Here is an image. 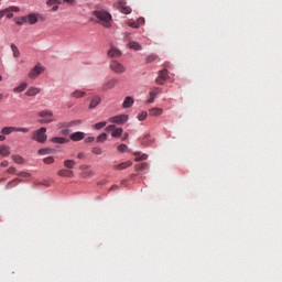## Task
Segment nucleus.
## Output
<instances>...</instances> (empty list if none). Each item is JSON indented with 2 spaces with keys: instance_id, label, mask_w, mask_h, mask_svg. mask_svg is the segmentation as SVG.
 Instances as JSON below:
<instances>
[{
  "instance_id": "obj_1",
  "label": "nucleus",
  "mask_w": 282,
  "mask_h": 282,
  "mask_svg": "<svg viewBox=\"0 0 282 282\" xmlns=\"http://www.w3.org/2000/svg\"><path fill=\"white\" fill-rule=\"evenodd\" d=\"M96 19H98V23L102 25V28H111L112 19H111V13L98 9L94 12Z\"/></svg>"
},
{
  "instance_id": "obj_2",
  "label": "nucleus",
  "mask_w": 282,
  "mask_h": 282,
  "mask_svg": "<svg viewBox=\"0 0 282 282\" xmlns=\"http://www.w3.org/2000/svg\"><path fill=\"white\" fill-rule=\"evenodd\" d=\"M47 128L42 127L39 130H35L32 135V140L35 142H39L40 144H44V142H47Z\"/></svg>"
},
{
  "instance_id": "obj_3",
  "label": "nucleus",
  "mask_w": 282,
  "mask_h": 282,
  "mask_svg": "<svg viewBox=\"0 0 282 282\" xmlns=\"http://www.w3.org/2000/svg\"><path fill=\"white\" fill-rule=\"evenodd\" d=\"M20 132V133H30V128H17V127H4L1 129L0 133L2 135H10L11 133Z\"/></svg>"
},
{
  "instance_id": "obj_4",
  "label": "nucleus",
  "mask_w": 282,
  "mask_h": 282,
  "mask_svg": "<svg viewBox=\"0 0 282 282\" xmlns=\"http://www.w3.org/2000/svg\"><path fill=\"white\" fill-rule=\"evenodd\" d=\"M109 67L111 69V72H115V74H124V72H127V67L123 66L122 63L112 59L109 64Z\"/></svg>"
},
{
  "instance_id": "obj_5",
  "label": "nucleus",
  "mask_w": 282,
  "mask_h": 282,
  "mask_svg": "<svg viewBox=\"0 0 282 282\" xmlns=\"http://www.w3.org/2000/svg\"><path fill=\"white\" fill-rule=\"evenodd\" d=\"M39 116L40 118H44L40 121L42 124H50V122H54V112L51 110H42Z\"/></svg>"
},
{
  "instance_id": "obj_6",
  "label": "nucleus",
  "mask_w": 282,
  "mask_h": 282,
  "mask_svg": "<svg viewBox=\"0 0 282 282\" xmlns=\"http://www.w3.org/2000/svg\"><path fill=\"white\" fill-rule=\"evenodd\" d=\"M129 120V115H119L108 119V122H112L113 124H124Z\"/></svg>"
},
{
  "instance_id": "obj_7",
  "label": "nucleus",
  "mask_w": 282,
  "mask_h": 282,
  "mask_svg": "<svg viewBox=\"0 0 282 282\" xmlns=\"http://www.w3.org/2000/svg\"><path fill=\"white\" fill-rule=\"evenodd\" d=\"M43 72H45V68H43L41 64H36L35 67L30 70L29 78H39Z\"/></svg>"
},
{
  "instance_id": "obj_8",
  "label": "nucleus",
  "mask_w": 282,
  "mask_h": 282,
  "mask_svg": "<svg viewBox=\"0 0 282 282\" xmlns=\"http://www.w3.org/2000/svg\"><path fill=\"white\" fill-rule=\"evenodd\" d=\"M169 78V70L163 69L159 72V76L155 78L156 85H164Z\"/></svg>"
},
{
  "instance_id": "obj_9",
  "label": "nucleus",
  "mask_w": 282,
  "mask_h": 282,
  "mask_svg": "<svg viewBox=\"0 0 282 282\" xmlns=\"http://www.w3.org/2000/svg\"><path fill=\"white\" fill-rule=\"evenodd\" d=\"M91 165L83 164L79 166L83 177H94V171L90 170Z\"/></svg>"
},
{
  "instance_id": "obj_10",
  "label": "nucleus",
  "mask_w": 282,
  "mask_h": 282,
  "mask_svg": "<svg viewBox=\"0 0 282 282\" xmlns=\"http://www.w3.org/2000/svg\"><path fill=\"white\" fill-rule=\"evenodd\" d=\"M118 8L123 14H131V7L127 6V1L119 0Z\"/></svg>"
},
{
  "instance_id": "obj_11",
  "label": "nucleus",
  "mask_w": 282,
  "mask_h": 282,
  "mask_svg": "<svg viewBox=\"0 0 282 282\" xmlns=\"http://www.w3.org/2000/svg\"><path fill=\"white\" fill-rule=\"evenodd\" d=\"M118 85V79L116 78H112L108 82H106L104 85H102V90L104 91H107L109 89H113V87H116Z\"/></svg>"
},
{
  "instance_id": "obj_12",
  "label": "nucleus",
  "mask_w": 282,
  "mask_h": 282,
  "mask_svg": "<svg viewBox=\"0 0 282 282\" xmlns=\"http://www.w3.org/2000/svg\"><path fill=\"white\" fill-rule=\"evenodd\" d=\"M107 54L109 58H120L122 56V52L113 46L108 51Z\"/></svg>"
},
{
  "instance_id": "obj_13",
  "label": "nucleus",
  "mask_w": 282,
  "mask_h": 282,
  "mask_svg": "<svg viewBox=\"0 0 282 282\" xmlns=\"http://www.w3.org/2000/svg\"><path fill=\"white\" fill-rule=\"evenodd\" d=\"M69 138L73 142H80V140H85V132H75L70 134Z\"/></svg>"
},
{
  "instance_id": "obj_14",
  "label": "nucleus",
  "mask_w": 282,
  "mask_h": 282,
  "mask_svg": "<svg viewBox=\"0 0 282 282\" xmlns=\"http://www.w3.org/2000/svg\"><path fill=\"white\" fill-rule=\"evenodd\" d=\"M57 175H58L59 177H74V171L67 170V169H65V170H59V171L57 172Z\"/></svg>"
},
{
  "instance_id": "obj_15",
  "label": "nucleus",
  "mask_w": 282,
  "mask_h": 282,
  "mask_svg": "<svg viewBox=\"0 0 282 282\" xmlns=\"http://www.w3.org/2000/svg\"><path fill=\"white\" fill-rule=\"evenodd\" d=\"M28 19V23H30V25H36V23H39V14L36 13H31L29 15H26Z\"/></svg>"
},
{
  "instance_id": "obj_16",
  "label": "nucleus",
  "mask_w": 282,
  "mask_h": 282,
  "mask_svg": "<svg viewBox=\"0 0 282 282\" xmlns=\"http://www.w3.org/2000/svg\"><path fill=\"white\" fill-rule=\"evenodd\" d=\"M100 96L96 95L91 98L90 104H89V109H96L97 105L101 102Z\"/></svg>"
},
{
  "instance_id": "obj_17",
  "label": "nucleus",
  "mask_w": 282,
  "mask_h": 282,
  "mask_svg": "<svg viewBox=\"0 0 282 282\" xmlns=\"http://www.w3.org/2000/svg\"><path fill=\"white\" fill-rule=\"evenodd\" d=\"M37 94H41V88L39 87H30L25 91V96H29V97L37 96Z\"/></svg>"
},
{
  "instance_id": "obj_18",
  "label": "nucleus",
  "mask_w": 282,
  "mask_h": 282,
  "mask_svg": "<svg viewBox=\"0 0 282 282\" xmlns=\"http://www.w3.org/2000/svg\"><path fill=\"white\" fill-rule=\"evenodd\" d=\"M131 161H127L120 164H117L113 166L115 171H124V169H129V166H131Z\"/></svg>"
},
{
  "instance_id": "obj_19",
  "label": "nucleus",
  "mask_w": 282,
  "mask_h": 282,
  "mask_svg": "<svg viewBox=\"0 0 282 282\" xmlns=\"http://www.w3.org/2000/svg\"><path fill=\"white\" fill-rule=\"evenodd\" d=\"M131 107H133V97L128 96V97L124 98V100L122 102V108L123 109H129Z\"/></svg>"
},
{
  "instance_id": "obj_20",
  "label": "nucleus",
  "mask_w": 282,
  "mask_h": 282,
  "mask_svg": "<svg viewBox=\"0 0 282 282\" xmlns=\"http://www.w3.org/2000/svg\"><path fill=\"white\" fill-rule=\"evenodd\" d=\"M51 142H54V144H66V142H69V140L64 137H54L51 139Z\"/></svg>"
},
{
  "instance_id": "obj_21",
  "label": "nucleus",
  "mask_w": 282,
  "mask_h": 282,
  "mask_svg": "<svg viewBox=\"0 0 282 282\" xmlns=\"http://www.w3.org/2000/svg\"><path fill=\"white\" fill-rule=\"evenodd\" d=\"M25 89H28V83H22L19 86H17L15 88H13L14 94H22V91H25Z\"/></svg>"
},
{
  "instance_id": "obj_22",
  "label": "nucleus",
  "mask_w": 282,
  "mask_h": 282,
  "mask_svg": "<svg viewBox=\"0 0 282 282\" xmlns=\"http://www.w3.org/2000/svg\"><path fill=\"white\" fill-rule=\"evenodd\" d=\"M0 155H2V158H8L10 155V147L0 145Z\"/></svg>"
},
{
  "instance_id": "obj_23",
  "label": "nucleus",
  "mask_w": 282,
  "mask_h": 282,
  "mask_svg": "<svg viewBox=\"0 0 282 282\" xmlns=\"http://www.w3.org/2000/svg\"><path fill=\"white\" fill-rule=\"evenodd\" d=\"M14 22L17 25H25L28 23V15L15 18Z\"/></svg>"
},
{
  "instance_id": "obj_24",
  "label": "nucleus",
  "mask_w": 282,
  "mask_h": 282,
  "mask_svg": "<svg viewBox=\"0 0 282 282\" xmlns=\"http://www.w3.org/2000/svg\"><path fill=\"white\" fill-rule=\"evenodd\" d=\"M20 182H23V180H21V178H14V180L10 181V182L7 184L6 188H7V189H8V188H14V186H17L18 184H20Z\"/></svg>"
},
{
  "instance_id": "obj_25",
  "label": "nucleus",
  "mask_w": 282,
  "mask_h": 282,
  "mask_svg": "<svg viewBox=\"0 0 282 282\" xmlns=\"http://www.w3.org/2000/svg\"><path fill=\"white\" fill-rule=\"evenodd\" d=\"M128 46L130 47V50H134L135 52L142 50V46L140 45V43L133 42V41L129 42Z\"/></svg>"
},
{
  "instance_id": "obj_26",
  "label": "nucleus",
  "mask_w": 282,
  "mask_h": 282,
  "mask_svg": "<svg viewBox=\"0 0 282 282\" xmlns=\"http://www.w3.org/2000/svg\"><path fill=\"white\" fill-rule=\"evenodd\" d=\"M164 110L162 108H152L149 110L150 116H162Z\"/></svg>"
},
{
  "instance_id": "obj_27",
  "label": "nucleus",
  "mask_w": 282,
  "mask_h": 282,
  "mask_svg": "<svg viewBox=\"0 0 282 282\" xmlns=\"http://www.w3.org/2000/svg\"><path fill=\"white\" fill-rule=\"evenodd\" d=\"M85 95L86 93L83 90H75L70 94V98H84Z\"/></svg>"
},
{
  "instance_id": "obj_28",
  "label": "nucleus",
  "mask_w": 282,
  "mask_h": 282,
  "mask_svg": "<svg viewBox=\"0 0 282 282\" xmlns=\"http://www.w3.org/2000/svg\"><path fill=\"white\" fill-rule=\"evenodd\" d=\"M123 129L122 128H115V131L111 132V135L113 138H120L123 133Z\"/></svg>"
},
{
  "instance_id": "obj_29",
  "label": "nucleus",
  "mask_w": 282,
  "mask_h": 282,
  "mask_svg": "<svg viewBox=\"0 0 282 282\" xmlns=\"http://www.w3.org/2000/svg\"><path fill=\"white\" fill-rule=\"evenodd\" d=\"M65 169H74L76 166V161L74 160H65L64 161Z\"/></svg>"
},
{
  "instance_id": "obj_30",
  "label": "nucleus",
  "mask_w": 282,
  "mask_h": 282,
  "mask_svg": "<svg viewBox=\"0 0 282 282\" xmlns=\"http://www.w3.org/2000/svg\"><path fill=\"white\" fill-rule=\"evenodd\" d=\"M11 50L13 52L14 58H19V56H21V52L19 51V47H17V45L11 44Z\"/></svg>"
},
{
  "instance_id": "obj_31",
  "label": "nucleus",
  "mask_w": 282,
  "mask_h": 282,
  "mask_svg": "<svg viewBox=\"0 0 282 282\" xmlns=\"http://www.w3.org/2000/svg\"><path fill=\"white\" fill-rule=\"evenodd\" d=\"M104 127H107V121H101L98 122L94 126V129H96L97 131H100V129H104Z\"/></svg>"
},
{
  "instance_id": "obj_32",
  "label": "nucleus",
  "mask_w": 282,
  "mask_h": 282,
  "mask_svg": "<svg viewBox=\"0 0 282 282\" xmlns=\"http://www.w3.org/2000/svg\"><path fill=\"white\" fill-rule=\"evenodd\" d=\"M147 169H149L148 163H141V164L135 165L137 171H147Z\"/></svg>"
},
{
  "instance_id": "obj_33",
  "label": "nucleus",
  "mask_w": 282,
  "mask_h": 282,
  "mask_svg": "<svg viewBox=\"0 0 282 282\" xmlns=\"http://www.w3.org/2000/svg\"><path fill=\"white\" fill-rule=\"evenodd\" d=\"M158 94H162V88H153L152 90H150V96H152V98H155Z\"/></svg>"
},
{
  "instance_id": "obj_34",
  "label": "nucleus",
  "mask_w": 282,
  "mask_h": 282,
  "mask_svg": "<svg viewBox=\"0 0 282 282\" xmlns=\"http://www.w3.org/2000/svg\"><path fill=\"white\" fill-rule=\"evenodd\" d=\"M12 160L15 162V164H23L24 162L21 155H12Z\"/></svg>"
},
{
  "instance_id": "obj_35",
  "label": "nucleus",
  "mask_w": 282,
  "mask_h": 282,
  "mask_svg": "<svg viewBox=\"0 0 282 282\" xmlns=\"http://www.w3.org/2000/svg\"><path fill=\"white\" fill-rule=\"evenodd\" d=\"M149 138H151V134L150 133H147L143 138V141H142V144L144 147H147L148 144H151V140H149Z\"/></svg>"
},
{
  "instance_id": "obj_36",
  "label": "nucleus",
  "mask_w": 282,
  "mask_h": 282,
  "mask_svg": "<svg viewBox=\"0 0 282 282\" xmlns=\"http://www.w3.org/2000/svg\"><path fill=\"white\" fill-rule=\"evenodd\" d=\"M91 153H94V155H102V149L95 147L91 149Z\"/></svg>"
},
{
  "instance_id": "obj_37",
  "label": "nucleus",
  "mask_w": 282,
  "mask_h": 282,
  "mask_svg": "<svg viewBox=\"0 0 282 282\" xmlns=\"http://www.w3.org/2000/svg\"><path fill=\"white\" fill-rule=\"evenodd\" d=\"M59 127L62 129H72L73 123H72V121H69V122H62V123H59Z\"/></svg>"
},
{
  "instance_id": "obj_38",
  "label": "nucleus",
  "mask_w": 282,
  "mask_h": 282,
  "mask_svg": "<svg viewBox=\"0 0 282 282\" xmlns=\"http://www.w3.org/2000/svg\"><path fill=\"white\" fill-rule=\"evenodd\" d=\"M107 140V133H101L97 137V142L100 143V142H105Z\"/></svg>"
},
{
  "instance_id": "obj_39",
  "label": "nucleus",
  "mask_w": 282,
  "mask_h": 282,
  "mask_svg": "<svg viewBox=\"0 0 282 282\" xmlns=\"http://www.w3.org/2000/svg\"><path fill=\"white\" fill-rule=\"evenodd\" d=\"M149 159V154H142L138 158L134 159V162H142L144 160H148Z\"/></svg>"
},
{
  "instance_id": "obj_40",
  "label": "nucleus",
  "mask_w": 282,
  "mask_h": 282,
  "mask_svg": "<svg viewBox=\"0 0 282 282\" xmlns=\"http://www.w3.org/2000/svg\"><path fill=\"white\" fill-rule=\"evenodd\" d=\"M147 116H148L147 111L140 112L138 115V120H140V122H142L143 120H147Z\"/></svg>"
},
{
  "instance_id": "obj_41",
  "label": "nucleus",
  "mask_w": 282,
  "mask_h": 282,
  "mask_svg": "<svg viewBox=\"0 0 282 282\" xmlns=\"http://www.w3.org/2000/svg\"><path fill=\"white\" fill-rule=\"evenodd\" d=\"M47 6H58L61 4V0H47Z\"/></svg>"
},
{
  "instance_id": "obj_42",
  "label": "nucleus",
  "mask_w": 282,
  "mask_h": 282,
  "mask_svg": "<svg viewBox=\"0 0 282 282\" xmlns=\"http://www.w3.org/2000/svg\"><path fill=\"white\" fill-rule=\"evenodd\" d=\"M127 149H128V147H127V144H124V143H122V144H120V145L118 147V151H119L120 153H124V152L127 151Z\"/></svg>"
},
{
  "instance_id": "obj_43",
  "label": "nucleus",
  "mask_w": 282,
  "mask_h": 282,
  "mask_svg": "<svg viewBox=\"0 0 282 282\" xmlns=\"http://www.w3.org/2000/svg\"><path fill=\"white\" fill-rule=\"evenodd\" d=\"M44 164H54V159L52 156H47L43 160Z\"/></svg>"
},
{
  "instance_id": "obj_44",
  "label": "nucleus",
  "mask_w": 282,
  "mask_h": 282,
  "mask_svg": "<svg viewBox=\"0 0 282 282\" xmlns=\"http://www.w3.org/2000/svg\"><path fill=\"white\" fill-rule=\"evenodd\" d=\"M18 177L28 178V177H31V174L28 173V172H19V173H18Z\"/></svg>"
},
{
  "instance_id": "obj_45",
  "label": "nucleus",
  "mask_w": 282,
  "mask_h": 282,
  "mask_svg": "<svg viewBox=\"0 0 282 282\" xmlns=\"http://www.w3.org/2000/svg\"><path fill=\"white\" fill-rule=\"evenodd\" d=\"M129 26L133 28L134 30H138V28H140V24H138V22H135V21H130Z\"/></svg>"
},
{
  "instance_id": "obj_46",
  "label": "nucleus",
  "mask_w": 282,
  "mask_h": 282,
  "mask_svg": "<svg viewBox=\"0 0 282 282\" xmlns=\"http://www.w3.org/2000/svg\"><path fill=\"white\" fill-rule=\"evenodd\" d=\"M70 122H72L73 127H80V124H83V120H80V119L73 120Z\"/></svg>"
},
{
  "instance_id": "obj_47",
  "label": "nucleus",
  "mask_w": 282,
  "mask_h": 282,
  "mask_svg": "<svg viewBox=\"0 0 282 282\" xmlns=\"http://www.w3.org/2000/svg\"><path fill=\"white\" fill-rule=\"evenodd\" d=\"M7 173H9V175H13V173H17V167H13V166L9 167L7 170Z\"/></svg>"
},
{
  "instance_id": "obj_48",
  "label": "nucleus",
  "mask_w": 282,
  "mask_h": 282,
  "mask_svg": "<svg viewBox=\"0 0 282 282\" xmlns=\"http://www.w3.org/2000/svg\"><path fill=\"white\" fill-rule=\"evenodd\" d=\"M7 12H10V9L0 10V19H3Z\"/></svg>"
},
{
  "instance_id": "obj_49",
  "label": "nucleus",
  "mask_w": 282,
  "mask_h": 282,
  "mask_svg": "<svg viewBox=\"0 0 282 282\" xmlns=\"http://www.w3.org/2000/svg\"><path fill=\"white\" fill-rule=\"evenodd\" d=\"M137 24L139 25V28H140L141 25H144V18H139V19L137 20Z\"/></svg>"
},
{
  "instance_id": "obj_50",
  "label": "nucleus",
  "mask_w": 282,
  "mask_h": 282,
  "mask_svg": "<svg viewBox=\"0 0 282 282\" xmlns=\"http://www.w3.org/2000/svg\"><path fill=\"white\" fill-rule=\"evenodd\" d=\"M115 129H116V124H110L106 127V131H115Z\"/></svg>"
},
{
  "instance_id": "obj_51",
  "label": "nucleus",
  "mask_w": 282,
  "mask_h": 282,
  "mask_svg": "<svg viewBox=\"0 0 282 282\" xmlns=\"http://www.w3.org/2000/svg\"><path fill=\"white\" fill-rule=\"evenodd\" d=\"M153 61H155V56L154 55L148 56L147 63H153Z\"/></svg>"
},
{
  "instance_id": "obj_52",
  "label": "nucleus",
  "mask_w": 282,
  "mask_h": 282,
  "mask_svg": "<svg viewBox=\"0 0 282 282\" xmlns=\"http://www.w3.org/2000/svg\"><path fill=\"white\" fill-rule=\"evenodd\" d=\"M94 140H96V138H94V137H88V138L85 139V142H86V143H89V142H94Z\"/></svg>"
},
{
  "instance_id": "obj_53",
  "label": "nucleus",
  "mask_w": 282,
  "mask_h": 282,
  "mask_svg": "<svg viewBox=\"0 0 282 282\" xmlns=\"http://www.w3.org/2000/svg\"><path fill=\"white\" fill-rule=\"evenodd\" d=\"M47 153V149H40L39 150V155H45Z\"/></svg>"
},
{
  "instance_id": "obj_54",
  "label": "nucleus",
  "mask_w": 282,
  "mask_h": 282,
  "mask_svg": "<svg viewBox=\"0 0 282 282\" xmlns=\"http://www.w3.org/2000/svg\"><path fill=\"white\" fill-rule=\"evenodd\" d=\"M8 19H12L14 17V14L12 13V11L9 9V12L6 13Z\"/></svg>"
},
{
  "instance_id": "obj_55",
  "label": "nucleus",
  "mask_w": 282,
  "mask_h": 282,
  "mask_svg": "<svg viewBox=\"0 0 282 282\" xmlns=\"http://www.w3.org/2000/svg\"><path fill=\"white\" fill-rule=\"evenodd\" d=\"M154 101H155V97L150 96V98L148 99V105H151Z\"/></svg>"
},
{
  "instance_id": "obj_56",
  "label": "nucleus",
  "mask_w": 282,
  "mask_h": 282,
  "mask_svg": "<svg viewBox=\"0 0 282 282\" xmlns=\"http://www.w3.org/2000/svg\"><path fill=\"white\" fill-rule=\"evenodd\" d=\"M84 158H85V153L79 152V153L77 154V159H78V160H83Z\"/></svg>"
},
{
  "instance_id": "obj_57",
  "label": "nucleus",
  "mask_w": 282,
  "mask_h": 282,
  "mask_svg": "<svg viewBox=\"0 0 282 282\" xmlns=\"http://www.w3.org/2000/svg\"><path fill=\"white\" fill-rule=\"evenodd\" d=\"M9 10L11 12H19V7H11Z\"/></svg>"
},
{
  "instance_id": "obj_58",
  "label": "nucleus",
  "mask_w": 282,
  "mask_h": 282,
  "mask_svg": "<svg viewBox=\"0 0 282 282\" xmlns=\"http://www.w3.org/2000/svg\"><path fill=\"white\" fill-rule=\"evenodd\" d=\"M57 11H58V4L53 6L52 12H57Z\"/></svg>"
},
{
  "instance_id": "obj_59",
  "label": "nucleus",
  "mask_w": 282,
  "mask_h": 282,
  "mask_svg": "<svg viewBox=\"0 0 282 282\" xmlns=\"http://www.w3.org/2000/svg\"><path fill=\"white\" fill-rule=\"evenodd\" d=\"M8 164H9V162H8V161H3V162H1L0 166L6 167V166H8Z\"/></svg>"
},
{
  "instance_id": "obj_60",
  "label": "nucleus",
  "mask_w": 282,
  "mask_h": 282,
  "mask_svg": "<svg viewBox=\"0 0 282 282\" xmlns=\"http://www.w3.org/2000/svg\"><path fill=\"white\" fill-rule=\"evenodd\" d=\"M127 138H129V133L126 132L121 140L124 141Z\"/></svg>"
},
{
  "instance_id": "obj_61",
  "label": "nucleus",
  "mask_w": 282,
  "mask_h": 282,
  "mask_svg": "<svg viewBox=\"0 0 282 282\" xmlns=\"http://www.w3.org/2000/svg\"><path fill=\"white\" fill-rule=\"evenodd\" d=\"M6 140V134H0V142H3Z\"/></svg>"
},
{
  "instance_id": "obj_62",
  "label": "nucleus",
  "mask_w": 282,
  "mask_h": 282,
  "mask_svg": "<svg viewBox=\"0 0 282 282\" xmlns=\"http://www.w3.org/2000/svg\"><path fill=\"white\" fill-rule=\"evenodd\" d=\"M64 1H65V3H70L72 4V3H74L75 0H64Z\"/></svg>"
},
{
  "instance_id": "obj_63",
  "label": "nucleus",
  "mask_w": 282,
  "mask_h": 282,
  "mask_svg": "<svg viewBox=\"0 0 282 282\" xmlns=\"http://www.w3.org/2000/svg\"><path fill=\"white\" fill-rule=\"evenodd\" d=\"M116 188H118V186L112 185V186L110 187V191H116Z\"/></svg>"
},
{
  "instance_id": "obj_64",
  "label": "nucleus",
  "mask_w": 282,
  "mask_h": 282,
  "mask_svg": "<svg viewBox=\"0 0 282 282\" xmlns=\"http://www.w3.org/2000/svg\"><path fill=\"white\" fill-rule=\"evenodd\" d=\"M3 100V94H0V102Z\"/></svg>"
}]
</instances>
